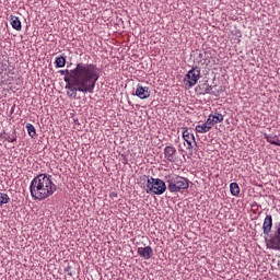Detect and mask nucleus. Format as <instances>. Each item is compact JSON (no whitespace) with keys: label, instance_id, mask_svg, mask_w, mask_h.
Masks as SVG:
<instances>
[{"label":"nucleus","instance_id":"1","mask_svg":"<svg viewBox=\"0 0 280 280\" xmlns=\"http://www.w3.org/2000/svg\"><path fill=\"white\" fill-rule=\"evenodd\" d=\"M97 80H100V71L96 65L78 63L75 69L71 70L70 79L69 77L65 78L68 97L75 100L78 97V91L80 93H93Z\"/></svg>","mask_w":280,"mask_h":280},{"label":"nucleus","instance_id":"2","mask_svg":"<svg viewBox=\"0 0 280 280\" xmlns=\"http://www.w3.org/2000/svg\"><path fill=\"white\" fill-rule=\"evenodd\" d=\"M57 186L50 175L39 174L33 178L30 185L31 196L34 200H47L56 194Z\"/></svg>","mask_w":280,"mask_h":280},{"label":"nucleus","instance_id":"3","mask_svg":"<svg viewBox=\"0 0 280 280\" xmlns=\"http://www.w3.org/2000/svg\"><path fill=\"white\" fill-rule=\"evenodd\" d=\"M165 180L168 185V191H171V194H178V191L183 189H189V179L180 175H176V174L166 175Z\"/></svg>","mask_w":280,"mask_h":280},{"label":"nucleus","instance_id":"4","mask_svg":"<svg viewBox=\"0 0 280 280\" xmlns=\"http://www.w3.org/2000/svg\"><path fill=\"white\" fill-rule=\"evenodd\" d=\"M147 187L149 190H147V194H154L155 196H162V194H165L167 186L165 185V182L163 179L150 177L147 180Z\"/></svg>","mask_w":280,"mask_h":280},{"label":"nucleus","instance_id":"5","mask_svg":"<svg viewBox=\"0 0 280 280\" xmlns=\"http://www.w3.org/2000/svg\"><path fill=\"white\" fill-rule=\"evenodd\" d=\"M198 80H200V68L194 67L185 75L184 82L188 84L189 89H191L198 84Z\"/></svg>","mask_w":280,"mask_h":280},{"label":"nucleus","instance_id":"6","mask_svg":"<svg viewBox=\"0 0 280 280\" xmlns=\"http://www.w3.org/2000/svg\"><path fill=\"white\" fill-rule=\"evenodd\" d=\"M135 95L139 97V100H148V97L152 95V92L150 91V88L138 84Z\"/></svg>","mask_w":280,"mask_h":280},{"label":"nucleus","instance_id":"7","mask_svg":"<svg viewBox=\"0 0 280 280\" xmlns=\"http://www.w3.org/2000/svg\"><path fill=\"white\" fill-rule=\"evenodd\" d=\"M183 139L184 141H186L187 143V149L188 150H192L194 149V141H196V137L194 136V133L189 132V129H187V127H185L183 129Z\"/></svg>","mask_w":280,"mask_h":280},{"label":"nucleus","instance_id":"8","mask_svg":"<svg viewBox=\"0 0 280 280\" xmlns=\"http://www.w3.org/2000/svg\"><path fill=\"white\" fill-rule=\"evenodd\" d=\"M164 158L166 161H170L171 163H174L176 161V148L174 147H165L164 148Z\"/></svg>","mask_w":280,"mask_h":280},{"label":"nucleus","instance_id":"9","mask_svg":"<svg viewBox=\"0 0 280 280\" xmlns=\"http://www.w3.org/2000/svg\"><path fill=\"white\" fill-rule=\"evenodd\" d=\"M262 231L265 235H269L272 231V215L267 214L264 223H262Z\"/></svg>","mask_w":280,"mask_h":280},{"label":"nucleus","instance_id":"10","mask_svg":"<svg viewBox=\"0 0 280 280\" xmlns=\"http://www.w3.org/2000/svg\"><path fill=\"white\" fill-rule=\"evenodd\" d=\"M138 255H140V257H143V259H151L153 255L152 247L151 246L139 247Z\"/></svg>","mask_w":280,"mask_h":280},{"label":"nucleus","instance_id":"11","mask_svg":"<svg viewBox=\"0 0 280 280\" xmlns=\"http://www.w3.org/2000/svg\"><path fill=\"white\" fill-rule=\"evenodd\" d=\"M10 21L13 30H16V32H21V30H23V26L21 24V20H19V16L11 15Z\"/></svg>","mask_w":280,"mask_h":280},{"label":"nucleus","instance_id":"12","mask_svg":"<svg viewBox=\"0 0 280 280\" xmlns=\"http://www.w3.org/2000/svg\"><path fill=\"white\" fill-rule=\"evenodd\" d=\"M210 117L212 118V121H214V124H222V121H224V116L218 112H215L214 114H210Z\"/></svg>","mask_w":280,"mask_h":280},{"label":"nucleus","instance_id":"13","mask_svg":"<svg viewBox=\"0 0 280 280\" xmlns=\"http://www.w3.org/2000/svg\"><path fill=\"white\" fill-rule=\"evenodd\" d=\"M196 132H199V135H205L207 132H209V127L203 122L201 125H197L195 128Z\"/></svg>","mask_w":280,"mask_h":280},{"label":"nucleus","instance_id":"14","mask_svg":"<svg viewBox=\"0 0 280 280\" xmlns=\"http://www.w3.org/2000/svg\"><path fill=\"white\" fill-rule=\"evenodd\" d=\"M55 63L58 69H62L67 65V59L63 56L56 57Z\"/></svg>","mask_w":280,"mask_h":280},{"label":"nucleus","instance_id":"15","mask_svg":"<svg viewBox=\"0 0 280 280\" xmlns=\"http://www.w3.org/2000/svg\"><path fill=\"white\" fill-rule=\"evenodd\" d=\"M230 191L233 196H240V185L237 183L230 184Z\"/></svg>","mask_w":280,"mask_h":280},{"label":"nucleus","instance_id":"16","mask_svg":"<svg viewBox=\"0 0 280 280\" xmlns=\"http://www.w3.org/2000/svg\"><path fill=\"white\" fill-rule=\"evenodd\" d=\"M26 130L28 136H31L32 139L36 138V128L34 127V125L32 124H26Z\"/></svg>","mask_w":280,"mask_h":280},{"label":"nucleus","instance_id":"17","mask_svg":"<svg viewBox=\"0 0 280 280\" xmlns=\"http://www.w3.org/2000/svg\"><path fill=\"white\" fill-rule=\"evenodd\" d=\"M10 202V195L5 192H0V207L8 205Z\"/></svg>","mask_w":280,"mask_h":280},{"label":"nucleus","instance_id":"18","mask_svg":"<svg viewBox=\"0 0 280 280\" xmlns=\"http://www.w3.org/2000/svg\"><path fill=\"white\" fill-rule=\"evenodd\" d=\"M267 141L272 145H280V140L277 138V136H267Z\"/></svg>","mask_w":280,"mask_h":280},{"label":"nucleus","instance_id":"19","mask_svg":"<svg viewBox=\"0 0 280 280\" xmlns=\"http://www.w3.org/2000/svg\"><path fill=\"white\" fill-rule=\"evenodd\" d=\"M203 124L207 125V127L209 128V130H211V128H213V126H215V122L213 121V118H211L210 115H209L207 121L203 122Z\"/></svg>","mask_w":280,"mask_h":280},{"label":"nucleus","instance_id":"20","mask_svg":"<svg viewBox=\"0 0 280 280\" xmlns=\"http://www.w3.org/2000/svg\"><path fill=\"white\" fill-rule=\"evenodd\" d=\"M7 141H9V143H14V141H16V136L15 135H11L7 138Z\"/></svg>","mask_w":280,"mask_h":280},{"label":"nucleus","instance_id":"21","mask_svg":"<svg viewBox=\"0 0 280 280\" xmlns=\"http://www.w3.org/2000/svg\"><path fill=\"white\" fill-rule=\"evenodd\" d=\"M59 73H61V75H70L71 77V71L69 72V70H60Z\"/></svg>","mask_w":280,"mask_h":280},{"label":"nucleus","instance_id":"22","mask_svg":"<svg viewBox=\"0 0 280 280\" xmlns=\"http://www.w3.org/2000/svg\"><path fill=\"white\" fill-rule=\"evenodd\" d=\"M110 196H114L115 198H117V192H112Z\"/></svg>","mask_w":280,"mask_h":280},{"label":"nucleus","instance_id":"23","mask_svg":"<svg viewBox=\"0 0 280 280\" xmlns=\"http://www.w3.org/2000/svg\"><path fill=\"white\" fill-rule=\"evenodd\" d=\"M65 272H69V267L65 269Z\"/></svg>","mask_w":280,"mask_h":280},{"label":"nucleus","instance_id":"24","mask_svg":"<svg viewBox=\"0 0 280 280\" xmlns=\"http://www.w3.org/2000/svg\"><path fill=\"white\" fill-rule=\"evenodd\" d=\"M0 73H3V69L0 68Z\"/></svg>","mask_w":280,"mask_h":280},{"label":"nucleus","instance_id":"25","mask_svg":"<svg viewBox=\"0 0 280 280\" xmlns=\"http://www.w3.org/2000/svg\"><path fill=\"white\" fill-rule=\"evenodd\" d=\"M68 275H69V277H71V276H72V275H71V272H69Z\"/></svg>","mask_w":280,"mask_h":280}]
</instances>
